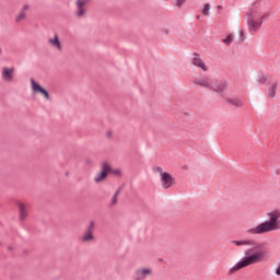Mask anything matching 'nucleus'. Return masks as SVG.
I'll return each mask as SVG.
<instances>
[{
	"mask_svg": "<svg viewBox=\"0 0 280 280\" xmlns=\"http://www.w3.org/2000/svg\"><path fill=\"white\" fill-rule=\"evenodd\" d=\"M110 172L116 175L120 174L119 170L113 171L108 163H104L102 166V171L94 178L95 183H102V180H104V178H106V176H108Z\"/></svg>",
	"mask_w": 280,
	"mask_h": 280,
	"instance_id": "423d86ee",
	"label": "nucleus"
},
{
	"mask_svg": "<svg viewBox=\"0 0 280 280\" xmlns=\"http://www.w3.org/2000/svg\"><path fill=\"white\" fill-rule=\"evenodd\" d=\"M277 89H278V83H273L268 91L269 97H275L277 95Z\"/></svg>",
	"mask_w": 280,
	"mask_h": 280,
	"instance_id": "dca6fc26",
	"label": "nucleus"
},
{
	"mask_svg": "<svg viewBox=\"0 0 280 280\" xmlns=\"http://www.w3.org/2000/svg\"><path fill=\"white\" fill-rule=\"evenodd\" d=\"M165 34H170V31H168V30H166V31H165Z\"/></svg>",
	"mask_w": 280,
	"mask_h": 280,
	"instance_id": "c756f323",
	"label": "nucleus"
},
{
	"mask_svg": "<svg viewBox=\"0 0 280 280\" xmlns=\"http://www.w3.org/2000/svg\"><path fill=\"white\" fill-rule=\"evenodd\" d=\"M18 209H19V213H20L19 220L21 222H23L25 220V218H27V206H25V203L19 201Z\"/></svg>",
	"mask_w": 280,
	"mask_h": 280,
	"instance_id": "9b49d317",
	"label": "nucleus"
},
{
	"mask_svg": "<svg viewBox=\"0 0 280 280\" xmlns=\"http://www.w3.org/2000/svg\"><path fill=\"white\" fill-rule=\"evenodd\" d=\"M226 102L236 108H242V106H244V102L237 97L226 98Z\"/></svg>",
	"mask_w": 280,
	"mask_h": 280,
	"instance_id": "2eb2a0df",
	"label": "nucleus"
},
{
	"mask_svg": "<svg viewBox=\"0 0 280 280\" xmlns=\"http://www.w3.org/2000/svg\"><path fill=\"white\" fill-rule=\"evenodd\" d=\"M211 10V4L206 3L202 9L203 16H209V11Z\"/></svg>",
	"mask_w": 280,
	"mask_h": 280,
	"instance_id": "a211bd4d",
	"label": "nucleus"
},
{
	"mask_svg": "<svg viewBox=\"0 0 280 280\" xmlns=\"http://www.w3.org/2000/svg\"><path fill=\"white\" fill-rule=\"evenodd\" d=\"M277 277H280V262L276 266V270H275Z\"/></svg>",
	"mask_w": 280,
	"mask_h": 280,
	"instance_id": "393cba45",
	"label": "nucleus"
},
{
	"mask_svg": "<svg viewBox=\"0 0 280 280\" xmlns=\"http://www.w3.org/2000/svg\"><path fill=\"white\" fill-rule=\"evenodd\" d=\"M93 226H95V223L91 221L86 233L81 237V242H89V240H93Z\"/></svg>",
	"mask_w": 280,
	"mask_h": 280,
	"instance_id": "ddd939ff",
	"label": "nucleus"
},
{
	"mask_svg": "<svg viewBox=\"0 0 280 280\" xmlns=\"http://www.w3.org/2000/svg\"><path fill=\"white\" fill-rule=\"evenodd\" d=\"M2 78L7 82L12 81V79L14 78V68H3L2 69Z\"/></svg>",
	"mask_w": 280,
	"mask_h": 280,
	"instance_id": "f8f14e48",
	"label": "nucleus"
},
{
	"mask_svg": "<svg viewBox=\"0 0 280 280\" xmlns=\"http://www.w3.org/2000/svg\"><path fill=\"white\" fill-rule=\"evenodd\" d=\"M257 82H259L260 84H266V82H268V77H266V74H262L257 79Z\"/></svg>",
	"mask_w": 280,
	"mask_h": 280,
	"instance_id": "6ab92c4d",
	"label": "nucleus"
},
{
	"mask_svg": "<svg viewBox=\"0 0 280 280\" xmlns=\"http://www.w3.org/2000/svg\"><path fill=\"white\" fill-rule=\"evenodd\" d=\"M119 194H121V188H118V189L115 191L114 196H119Z\"/></svg>",
	"mask_w": 280,
	"mask_h": 280,
	"instance_id": "a878e982",
	"label": "nucleus"
},
{
	"mask_svg": "<svg viewBox=\"0 0 280 280\" xmlns=\"http://www.w3.org/2000/svg\"><path fill=\"white\" fill-rule=\"evenodd\" d=\"M175 180H174V176H172V174L170 173H163L161 176V184L163 189H170V187H172V185H174Z\"/></svg>",
	"mask_w": 280,
	"mask_h": 280,
	"instance_id": "0eeeda50",
	"label": "nucleus"
},
{
	"mask_svg": "<svg viewBox=\"0 0 280 280\" xmlns=\"http://www.w3.org/2000/svg\"><path fill=\"white\" fill-rule=\"evenodd\" d=\"M240 35L242 38H244V31H240Z\"/></svg>",
	"mask_w": 280,
	"mask_h": 280,
	"instance_id": "cd10ccee",
	"label": "nucleus"
},
{
	"mask_svg": "<svg viewBox=\"0 0 280 280\" xmlns=\"http://www.w3.org/2000/svg\"><path fill=\"white\" fill-rule=\"evenodd\" d=\"M31 85L34 93H40L45 97V100H49V92L45 90V88L40 86V83H36L34 79H31Z\"/></svg>",
	"mask_w": 280,
	"mask_h": 280,
	"instance_id": "6e6552de",
	"label": "nucleus"
},
{
	"mask_svg": "<svg viewBox=\"0 0 280 280\" xmlns=\"http://www.w3.org/2000/svg\"><path fill=\"white\" fill-rule=\"evenodd\" d=\"M155 171L159 172V174H160L161 177L163 176V174H167V172L163 171V167H161V166H158V167L155 168Z\"/></svg>",
	"mask_w": 280,
	"mask_h": 280,
	"instance_id": "4be33fe9",
	"label": "nucleus"
},
{
	"mask_svg": "<svg viewBox=\"0 0 280 280\" xmlns=\"http://www.w3.org/2000/svg\"><path fill=\"white\" fill-rule=\"evenodd\" d=\"M223 43L225 45H231V43H233V35H228L226 38L223 39Z\"/></svg>",
	"mask_w": 280,
	"mask_h": 280,
	"instance_id": "aec40b11",
	"label": "nucleus"
},
{
	"mask_svg": "<svg viewBox=\"0 0 280 280\" xmlns=\"http://www.w3.org/2000/svg\"><path fill=\"white\" fill-rule=\"evenodd\" d=\"M231 244H235L236 246H261V244L255 240L231 241Z\"/></svg>",
	"mask_w": 280,
	"mask_h": 280,
	"instance_id": "9d476101",
	"label": "nucleus"
},
{
	"mask_svg": "<svg viewBox=\"0 0 280 280\" xmlns=\"http://www.w3.org/2000/svg\"><path fill=\"white\" fill-rule=\"evenodd\" d=\"M77 5H78L77 16H84V13L86 12V10H84V5H86V0H78Z\"/></svg>",
	"mask_w": 280,
	"mask_h": 280,
	"instance_id": "4468645a",
	"label": "nucleus"
},
{
	"mask_svg": "<svg viewBox=\"0 0 280 280\" xmlns=\"http://www.w3.org/2000/svg\"><path fill=\"white\" fill-rule=\"evenodd\" d=\"M23 19H25V12L21 11L19 16L15 19L16 23H19V21H23Z\"/></svg>",
	"mask_w": 280,
	"mask_h": 280,
	"instance_id": "412c9836",
	"label": "nucleus"
},
{
	"mask_svg": "<svg viewBox=\"0 0 280 280\" xmlns=\"http://www.w3.org/2000/svg\"><path fill=\"white\" fill-rule=\"evenodd\" d=\"M195 84H198V86H203L205 89H211V91H214V93H218L222 97H224V93H226V90L229 89L228 81L217 80L213 82L209 78L197 79L195 80Z\"/></svg>",
	"mask_w": 280,
	"mask_h": 280,
	"instance_id": "20e7f679",
	"label": "nucleus"
},
{
	"mask_svg": "<svg viewBox=\"0 0 280 280\" xmlns=\"http://www.w3.org/2000/svg\"><path fill=\"white\" fill-rule=\"evenodd\" d=\"M152 267H139L133 272V280H145L148 277H152L153 275Z\"/></svg>",
	"mask_w": 280,
	"mask_h": 280,
	"instance_id": "39448f33",
	"label": "nucleus"
},
{
	"mask_svg": "<svg viewBox=\"0 0 280 280\" xmlns=\"http://www.w3.org/2000/svg\"><path fill=\"white\" fill-rule=\"evenodd\" d=\"M49 43H51L54 47H57V49H61V44L60 39H58V35H55L52 39H49Z\"/></svg>",
	"mask_w": 280,
	"mask_h": 280,
	"instance_id": "f3484780",
	"label": "nucleus"
},
{
	"mask_svg": "<svg viewBox=\"0 0 280 280\" xmlns=\"http://www.w3.org/2000/svg\"><path fill=\"white\" fill-rule=\"evenodd\" d=\"M113 135V132L107 131V137H110Z\"/></svg>",
	"mask_w": 280,
	"mask_h": 280,
	"instance_id": "c85d7f7f",
	"label": "nucleus"
},
{
	"mask_svg": "<svg viewBox=\"0 0 280 280\" xmlns=\"http://www.w3.org/2000/svg\"><path fill=\"white\" fill-rule=\"evenodd\" d=\"M187 0H176L177 8H183V3H185Z\"/></svg>",
	"mask_w": 280,
	"mask_h": 280,
	"instance_id": "b1692460",
	"label": "nucleus"
},
{
	"mask_svg": "<svg viewBox=\"0 0 280 280\" xmlns=\"http://www.w3.org/2000/svg\"><path fill=\"white\" fill-rule=\"evenodd\" d=\"M264 257H266V250L259 247H252L246 252V257L241 259L229 272L233 275L237 270H242V268H247V266H253V264H260V261H264Z\"/></svg>",
	"mask_w": 280,
	"mask_h": 280,
	"instance_id": "7ed1b4c3",
	"label": "nucleus"
},
{
	"mask_svg": "<svg viewBox=\"0 0 280 280\" xmlns=\"http://www.w3.org/2000/svg\"><path fill=\"white\" fill-rule=\"evenodd\" d=\"M269 220L259 223L256 228L247 230L249 235H264V233H272V231H280V210L268 212Z\"/></svg>",
	"mask_w": 280,
	"mask_h": 280,
	"instance_id": "f257e3e1",
	"label": "nucleus"
},
{
	"mask_svg": "<svg viewBox=\"0 0 280 280\" xmlns=\"http://www.w3.org/2000/svg\"><path fill=\"white\" fill-rule=\"evenodd\" d=\"M192 65L195 67H199V69H202V71H208L207 65L200 58V54L198 52H194Z\"/></svg>",
	"mask_w": 280,
	"mask_h": 280,
	"instance_id": "1a4fd4ad",
	"label": "nucleus"
},
{
	"mask_svg": "<svg viewBox=\"0 0 280 280\" xmlns=\"http://www.w3.org/2000/svg\"><path fill=\"white\" fill-rule=\"evenodd\" d=\"M115 205H117V195H114V196L112 197V201H110L109 207H113V206H115Z\"/></svg>",
	"mask_w": 280,
	"mask_h": 280,
	"instance_id": "5701e85b",
	"label": "nucleus"
},
{
	"mask_svg": "<svg viewBox=\"0 0 280 280\" xmlns=\"http://www.w3.org/2000/svg\"><path fill=\"white\" fill-rule=\"evenodd\" d=\"M0 54H1V49H0Z\"/></svg>",
	"mask_w": 280,
	"mask_h": 280,
	"instance_id": "2f4dec72",
	"label": "nucleus"
},
{
	"mask_svg": "<svg viewBox=\"0 0 280 280\" xmlns=\"http://www.w3.org/2000/svg\"><path fill=\"white\" fill-rule=\"evenodd\" d=\"M197 19H200V15H197Z\"/></svg>",
	"mask_w": 280,
	"mask_h": 280,
	"instance_id": "7c9ffc66",
	"label": "nucleus"
},
{
	"mask_svg": "<svg viewBox=\"0 0 280 280\" xmlns=\"http://www.w3.org/2000/svg\"><path fill=\"white\" fill-rule=\"evenodd\" d=\"M30 7L27 4H25L22 9V12H25L24 10H27Z\"/></svg>",
	"mask_w": 280,
	"mask_h": 280,
	"instance_id": "bb28decb",
	"label": "nucleus"
},
{
	"mask_svg": "<svg viewBox=\"0 0 280 280\" xmlns=\"http://www.w3.org/2000/svg\"><path fill=\"white\" fill-rule=\"evenodd\" d=\"M268 16H270V14H261L259 3L255 2L253 8H250L249 11L244 15L250 34L259 32L261 25H264V21H268Z\"/></svg>",
	"mask_w": 280,
	"mask_h": 280,
	"instance_id": "f03ea898",
	"label": "nucleus"
}]
</instances>
